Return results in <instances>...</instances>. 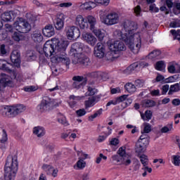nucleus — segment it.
<instances>
[{
    "label": "nucleus",
    "mask_w": 180,
    "mask_h": 180,
    "mask_svg": "<svg viewBox=\"0 0 180 180\" xmlns=\"http://www.w3.org/2000/svg\"><path fill=\"white\" fill-rule=\"evenodd\" d=\"M139 68V63L136 62L130 65L129 67H127L124 71L123 73L126 75H129V74H131L133 71H136Z\"/></svg>",
    "instance_id": "29"
},
{
    "label": "nucleus",
    "mask_w": 180,
    "mask_h": 180,
    "mask_svg": "<svg viewBox=\"0 0 180 180\" xmlns=\"http://www.w3.org/2000/svg\"><path fill=\"white\" fill-rule=\"evenodd\" d=\"M100 99H101V97L99 96H94L89 98L88 100L84 101L85 109H89V108H92L93 106H95V105H96V103L99 102Z\"/></svg>",
    "instance_id": "19"
},
{
    "label": "nucleus",
    "mask_w": 180,
    "mask_h": 180,
    "mask_svg": "<svg viewBox=\"0 0 180 180\" xmlns=\"http://www.w3.org/2000/svg\"><path fill=\"white\" fill-rule=\"evenodd\" d=\"M169 74H180V65L176 63H170L167 66Z\"/></svg>",
    "instance_id": "21"
},
{
    "label": "nucleus",
    "mask_w": 180,
    "mask_h": 180,
    "mask_svg": "<svg viewBox=\"0 0 180 180\" xmlns=\"http://www.w3.org/2000/svg\"><path fill=\"white\" fill-rule=\"evenodd\" d=\"M165 79V77H164L162 76V75L158 74V75L155 78V82H164Z\"/></svg>",
    "instance_id": "62"
},
{
    "label": "nucleus",
    "mask_w": 180,
    "mask_h": 180,
    "mask_svg": "<svg viewBox=\"0 0 180 180\" xmlns=\"http://www.w3.org/2000/svg\"><path fill=\"white\" fill-rule=\"evenodd\" d=\"M135 86H136V88H143V86H144V80H141V79L136 80Z\"/></svg>",
    "instance_id": "58"
},
{
    "label": "nucleus",
    "mask_w": 180,
    "mask_h": 180,
    "mask_svg": "<svg viewBox=\"0 0 180 180\" xmlns=\"http://www.w3.org/2000/svg\"><path fill=\"white\" fill-rule=\"evenodd\" d=\"M151 131V124L149 123H143V130L141 131L142 134H147Z\"/></svg>",
    "instance_id": "46"
},
{
    "label": "nucleus",
    "mask_w": 180,
    "mask_h": 180,
    "mask_svg": "<svg viewBox=\"0 0 180 180\" xmlns=\"http://www.w3.org/2000/svg\"><path fill=\"white\" fill-rule=\"evenodd\" d=\"M119 143H120V141H119V139H117V138H113L110 140V146H117V144H119Z\"/></svg>",
    "instance_id": "63"
},
{
    "label": "nucleus",
    "mask_w": 180,
    "mask_h": 180,
    "mask_svg": "<svg viewBox=\"0 0 180 180\" xmlns=\"http://www.w3.org/2000/svg\"><path fill=\"white\" fill-rule=\"evenodd\" d=\"M57 120L58 123H60V124H63V126H65V127L70 126V123H68L67 118L65 117V116H64V115L61 113L58 114Z\"/></svg>",
    "instance_id": "34"
},
{
    "label": "nucleus",
    "mask_w": 180,
    "mask_h": 180,
    "mask_svg": "<svg viewBox=\"0 0 180 180\" xmlns=\"http://www.w3.org/2000/svg\"><path fill=\"white\" fill-rule=\"evenodd\" d=\"M159 56H161V51H153L148 54V58L150 60H155V58H158Z\"/></svg>",
    "instance_id": "43"
},
{
    "label": "nucleus",
    "mask_w": 180,
    "mask_h": 180,
    "mask_svg": "<svg viewBox=\"0 0 180 180\" xmlns=\"http://www.w3.org/2000/svg\"><path fill=\"white\" fill-rule=\"evenodd\" d=\"M117 153L119 154V155H120V157H122V158L123 157H126L127 155H128L126 153V148H124V147H121V148H120L119 150H118Z\"/></svg>",
    "instance_id": "53"
},
{
    "label": "nucleus",
    "mask_w": 180,
    "mask_h": 180,
    "mask_svg": "<svg viewBox=\"0 0 180 180\" xmlns=\"http://www.w3.org/2000/svg\"><path fill=\"white\" fill-rule=\"evenodd\" d=\"M179 91V84L176 83L175 84L171 85L168 95H172L174 92H178Z\"/></svg>",
    "instance_id": "44"
},
{
    "label": "nucleus",
    "mask_w": 180,
    "mask_h": 180,
    "mask_svg": "<svg viewBox=\"0 0 180 180\" xmlns=\"http://www.w3.org/2000/svg\"><path fill=\"white\" fill-rule=\"evenodd\" d=\"M11 60L15 67H18V64L20 63V52L18 50L13 51L11 55Z\"/></svg>",
    "instance_id": "23"
},
{
    "label": "nucleus",
    "mask_w": 180,
    "mask_h": 180,
    "mask_svg": "<svg viewBox=\"0 0 180 180\" xmlns=\"http://www.w3.org/2000/svg\"><path fill=\"white\" fill-rule=\"evenodd\" d=\"M32 39L35 43H41L43 41V35L40 32H35L32 34Z\"/></svg>",
    "instance_id": "35"
},
{
    "label": "nucleus",
    "mask_w": 180,
    "mask_h": 180,
    "mask_svg": "<svg viewBox=\"0 0 180 180\" xmlns=\"http://www.w3.org/2000/svg\"><path fill=\"white\" fill-rule=\"evenodd\" d=\"M114 34L117 39L124 41L131 53L139 54V51L141 49V34H140V32H137L134 35L123 36L122 32L117 30L114 32Z\"/></svg>",
    "instance_id": "1"
},
{
    "label": "nucleus",
    "mask_w": 180,
    "mask_h": 180,
    "mask_svg": "<svg viewBox=\"0 0 180 180\" xmlns=\"http://www.w3.org/2000/svg\"><path fill=\"white\" fill-rule=\"evenodd\" d=\"M6 86H13V82L11 77L6 74L1 73L0 78V89H2V88H6Z\"/></svg>",
    "instance_id": "14"
},
{
    "label": "nucleus",
    "mask_w": 180,
    "mask_h": 180,
    "mask_svg": "<svg viewBox=\"0 0 180 180\" xmlns=\"http://www.w3.org/2000/svg\"><path fill=\"white\" fill-rule=\"evenodd\" d=\"M91 30L94 34L98 37L99 41H102V40H103V38L105 37V33H103L101 29H98L96 27H94V28L91 29Z\"/></svg>",
    "instance_id": "32"
},
{
    "label": "nucleus",
    "mask_w": 180,
    "mask_h": 180,
    "mask_svg": "<svg viewBox=\"0 0 180 180\" xmlns=\"http://www.w3.org/2000/svg\"><path fill=\"white\" fill-rule=\"evenodd\" d=\"M13 29L19 33H29L32 30V25L27 20L20 18L13 23Z\"/></svg>",
    "instance_id": "5"
},
{
    "label": "nucleus",
    "mask_w": 180,
    "mask_h": 180,
    "mask_svg": "<svg viewBox=\"0 0 180 180\" xmlns=\"http://www.w3.org/2000/svg\"><path fill=\"white\" fill-rule=\"evenodd\" d=\"M1 115L7 116V117H12L13 115V108L12 106H6L1 109Z\"/></svg>",
    "instance_id": "28"
},
{
    "label": "nucleus",
    "mask_w": 180,
    "mask_h": 180,
    "mask_svg": "<svg viewBox=\"0 0 180 180\" xmlns=\"http://www.w3.org/2000/svg\"><path fill=\"white\" fill-rule=\"evenodd\" d=\"M94 4L102 5L103 6H108L110 4V0H94Z\"/></svg>",
    "instance_id": "50"
},
{
    "label": "nucleus",
    "mask_w": 180,
    "mask_h": 180,
    "mask_svg": "<svg viewBox=\"0 0 180 180\" xmlns=\"http://www.w3.org/2000/svg\"><path fill=\"white\" fill-rule=\"evenodd\" d=\"M12 37L15 41H20V34L19 32H15Z\"/></svg>",
    "instance_id": "60"
},
{
    "label": "nucleus",
    "mask_w": 180,
    "mask_h": 180,
    "mask_svg": "<svg viewBox=\"0 0 180 180\" xmlns=\"http://www.w3.org/2000/svg\"><path fill=\"white\" fill-rule=\"evenodd\" d=\"M24 91L25 92H34V91H37V87L35 86H27L24 87Z\"/></svg>",
    "instance_id": "54"
},
{
    "label": "nucleus",
    "mask_w": 180,
    "mask_h": 180,
    "mask_svg": "<svg viewBox=\"0 0 180 180\" xmlns=\"http://www.w3.org/2000/svg\"><path fill=\"white\" fill-rule=\"evenodd\" d=\"M82 37L84 41L87 44H89V46H91V47H94L95 44H96V41H98V39L92 34V33L85 32L82 34Z\"/></svg>",
    "instance_id": "17"
},
{
    "label": "nucleus",
    "mask_w": 180,
    "mask_h": 180,
    "mask_svg": "<svg viewBox=\"0 0 180 180\" xmlns=\"http://www.w3.org/2000/svg\"><path fill=\"white\" fill-rule=\"evenodd\" d=\"M173 13H174V15L180 14V3L178 1L174 2Z\"/></svg>",
    "instance_id": "47"
},
{
    "label": "nucleus",
    "mask_w": 180,
    "mask_h": 180,
    "mask_svg": "<svg viewBox=\"0 0 180 180\" xmlns=\"http://www.w3.org/2000/svg\"><path fill=\"white\" fill-rule=\"evenodd\" d=\"M151 96H160V89L150 91Z\"/></svg>",
    "instance_id": "64"
},
{
    "label": "nucleus",
    "mask_w": 180,
    "mask_h": 180,
    "mask_svg": "<svg viewBox=\"0 0 180 180\" xmlns=\"http://www.w3.org/2000/svg\"><path fill=\"white\" fill-rule=\"evenodd\" d=\"M6 141H8V134H6V131H5V129H3L2 137L0 139V143H1V144H5Z\"/></svg>",
    "instance_id": "52"
},
{
    "label": "nucleus",
    "mask_w": 180,
    "mask_h": 180,
    "mask_svg": "<svg viewBox=\"0 0 180 180\" xmlns=\"http://www.w3.org/2000/svg\"><path fill=\"white\" fill-rule=\"evenodd\" d=\"M105 9L99 11V18L101 21L106 26H113L117 25L120 21L119 14L115 11L109 13Z\"/></svg>",
    "instance_id": "4"
},
{
    "label": "nucleus",
    "mask_w": 180,
    "mask_h": 180,
    "mask_svg": "<svg viewBox=\"0 0 180 180\" xmlns=\"http://www.w3.org/2000/svg\"><path fill=\"white\" fill-rule=\"evenodd\" d=\"M121 160L124 165H130V164H131V160H130V156H129V155L124 156Z\"/></svg>",
    "instance_id": "51"
},
{
    "label": "nucleus",
    "mask_w": 180,
    "mask_h": 180,
    "mask_svg": "<svg viewBox=\"0 0 180 180\" xmlns=\"http://www.w3.org/2000/svg\"><path fill=\"white\" fill-rule=\"evenodd\" d=\"M66 36L69 40L72 39H78L81 36V31L79 28L72 25L66 27Z\"/></svg>",
    "instance_id": "9"
},
{
    "label": "nucleus",
    "mask_w": 180,
    "mask_h": 180,
    "mask_svg": "<svg viewBox=\"0 0 180 180\" xmlns=\"http://www.w3.org/2000/svg\"><path fill=\"white\" fill-rule=\"evenodd\" d=\"M149 141H143V142H141L140 141H138V143L136 145V153H146V150H147V146H148Z\"/></svg>",
    "instance_id": "24"
},
{
    "label": "nucleus",
    "mask_w": 180,
    "mask_h": 180,
    "mask_svg": "<svg viewBox=\"0 0 180 180\" xmlns=\"http://www.w3.org/2000/svg\"><path fill=\"white\" fill-rule=\"evenodd\" d=\"M13 115L16 116L19 115V113H22V112H25L26 110V108L22 105H13Z\"/></svg>",
    "instance_id": "30"
},
{
    "label": "nucleus",
    "mask_w": 180,
    "mask_h": 180,
    "mask_svg": "<svg viewBox=\"0 0 180 180\" xmlns=\"http://www.w3.org/2000/svg\"><path fill=\"white\" fill-rule=\"evenodd\" d=\"M170 33H172V34L174 36L177 40H180V30L177 31L175 30H170Z\"/></svg>",
    "instance_id": "57"
},
{
    "label": "nucleus",
    "mask_w": 180,
    "mask_h": 180,
    "mask_svg": "<svg viewBox=\"0 0 180 180\" xmlns=\"http://www.w3.org/2000/svg\"><path fill=\"white\" fill-rule=\"evenodd\" d=\"M80 9L82 11H92L95 8V2L86 1L79 6Z\"/></svg>",
    "instance_id": "26"
},
{
    "label": "nucleus",
    "mask_w": 180,
    "mask_h": 180,
    "mask_svg": "<svg viewBox=\"0 0 180 180\" xmlns=\"http://www.w3.org/2000/svg\"><path fill=\"white\" fill-rule=\"evenodd\" d=\"M82 50H84V44L81 42L74 43L70 49V54L73 57H79L82 56Z\"/></svg>",
    "instance_id": "11"
},
{
    "label": "nucleus",
    "mask_w": 180,
    "mask_h": 180,
    "mask_svg": "<svg viewBox=\"0 0 180 180\" xmlns=\"http://www.w3.org/2000/svg\"><path fill=\"white\" fill-rule=\"evenodd\" d=\"M98 94V90L91 86H87V91L85 93V96H94Z\"/></svg>",
    "instance_id": "39"
},
{
    "label": "nucleus",
    "mask_w": 180,
    "mask_h": 180,
    "mask_svg": "<svg viewBox=\"0 0 180 180\" xmlns=\"http://www.w3.org/2000/svg\"><path fill=\"white\" fill-rule=\"evenodd\" d=\"M65 20V15L63 13L58 14L54 20L55 29H56V30H63V29H64Z\"/></svg>",
    "instance_id": "15"
},
{
    "label": "nucleus",
    "mask_w": 180,
    "mask_h": 180,
    "mask_svg": "<svg viewBox=\"0 0 180 180\" xmlns=\"http://www.w3.org/2000/svg\"><path fill=\"white\" fill-rule=\"evenodd\" d=\"M172 130H174V124L172 123H170L163 127L160 129V131L161 133H169V131H172Z\"/></svg>",
    "instance_id": "41"
},
{
    "label": "nucleus",
    "mask_w": 180,
    "mask_h": 180,
    "mask_svg": "<svg viewBox=\"0 0 180 180\" xmlns=\"http://www.w3.org/2000/svg\"><path fill=\"white\" fill-rule=\"evenodd\" d=\"M58 105V104L56 101L49 97H44L41 103L37 106V109L39 112H46V110H50L51 108H53V106Z\"/></svg>",
    "instance_id": "7"
},
{
    "label": "nucleus",
    "mask_w": 180,
    "mask_h": 180,
    "mask_svg": "<svg viewBox=\"0 0 180 180\" xmlns=\"http://www.w3.org/2000/svg\"><path fill=\"white\" fill-rule=\"evenodd\" d=\"M171 161L174 167H180V153L172 155Z\"/></svg>",
    "instance_id": "36"
},
{
    "label": "nucleus",
    "mask_w": 180,
    "mask_h": 180,
    "mask_svg": "<svg viewBox=\"0 0 180 180\" xmlns=\"http://www.w3.org/2000/svg\"><path fill=\"white\" fill-rule=\"evenodd\" d=\"M43 50L46 57L51 58V61L53 57H56V49L53 41H47L44 45Z\"/></svg>",
    "instance_id": "8"
},
{
    "label": "nucleus",
    "mask_w": 180,
    "mask_h": 180,
    "mask_svg": "<svg viewBox=\"0 0 180 180\" xmlns=\"http://www.w3.org/2000/svg\"><path fill=\"white\" fill-rule=\"evenodd\" d=\"M109 49L112 53L117 54L119 53V51H123L126 50V46L123 42L115 41L114 43L109 46Z\"/></svg>",
    "instance_id": "13"
},
{
    "label": "nucleus",
    "mask_w": 180,
    "mask_h": 180,
    "mask_svg": "<svg viewBox=\"0 0 180 180\" xmlns=\"http://www.w3.org/2000/svg\"><path fill=\"white\" fill-rule=\"evenodd\" d=\"M85 167H86V162L84 160L79 158L77 163L73 166L75 169H84Z\"/></svg>",
    "instance_id": "37"
},
{
    "label": "nucleus",
    "mask_w": 180,
    "mask_h": 180,
    "mask_svg": "<svg viewBox=\"0 0 180 180\" xmlns=\"http://www.w3.org/2000/svg\"><path fill=\"white\" fill-rule=\"evenodd\" d=\"M141 116L143 120L148 121V120H151V117L153 116V114L151 113L150 110H146L145 112V115L141 114Z\"/></svg>",
    "instance_id": "49"
},
{
    "label": "nucleus",
    "mask_w": 180,
    "mask_h": 180,
    "mask_svg": "<svg viewBox=\"0 0 180 180\" xmlns=\"http://www.w3.org/2000/svg\"><path fill=\"white\" fill-rule=\"evenodd\" d=\"M140 161L143 167L148 165V157L146 155H141L139 156Z\"/></svg>",
    "instance_id": "48"
},
{
    "label": "nucleus",
    "mask_w": 180,
    "mask_h": 180,
    "mask_svg": "<svg viewBox=\"0 0 180 180\" xmlns=\"http://www.w3.org/2000/svg\"><path fill=\"white\" fill-rule=\"evenodd\" d=\"M16 15L13 13V11H8L1 14V19L4 22H9V20H11Z\"/></svg>",
    "instance_id": "31"
},
{
    "label": "nucleus",
    "mask_w": 180,
    "mask_h": 180,
    "mask_svg": "<svg viewBox=\"0 0 180 180\" xmlns=\"http://www.w3.org/2000/svg\"><path fill=\"white\" fill-rule=\"evenodd\" d=\"M134 12L136 16H140V14L141 13V7H140V6H136L134 8Z\"/></svg>",
    "instance_id": "61"
},
{
    "label": "nucleus",
    "mask_w": 180,
    "mask_h": 180,
    "mask_svg": "<svg viewBox=\"0 0 180 180\" xmlns=\"http://www.w3.org/2000/svg\"><path fill=\"white\" fill-rule=\"evenodd\" d=\"M72 81H74L72 86L75 89H79L82 85H86L88 81L86 77L85 76H75L72 77Z\"/></svg>",
    "instance_id": "12"
},
{
    "label": "nucleus",
    "mask_w": 180,
    "mask_h": 180,
    "mask_svg": "<svg viewBox=\"0 0 180 180\" xmlns=\"http://www.w3.org/2000/svg\"><path fill=\"white\" fill-rule=\"evenodd\" d=\"M155 68L158 70V71H164V70H165V63L163 60L157 62Z\"/></svg>",
    "instance_id": "42"
},
{
    "label": "nucleus",
    "mask_w": 180,
    "mask_h": 180,
    "mask_svg": "<svg viewBox=\"0 0 180 180\" xmlns=\"http://www.w3.org/2000/svg\"><path fill=\"white\" fill-rule=\"evenodd\" d=\"M53 168L54 167L50 165L44 164L42 165V169L46 172L47 175H51Z\"/></svg>",
    "instance_id": "45"
},
{
    "label": "nucleus",
    "mask_w": 180,
    "mask_h": 180,
    "mask_svg": "<svg viewBox=\"0 0 180 180\" xmlns=\"http://www.w3.org/2000/svg\"><path fill=\"white\" fill-rule=\"evenodd\" d=\"M94 56L98 58H103L105 57V46L101 42L97 43L94 47Z\"/></svg>",
    "instance_id": "18"
},
{
    "label": "nucleus",
    "mask_w": 180,
    "mask_h": 180,
    "mask_svg": "<svg viewBox=\"0 0 180 180\" xmlns=\"http://www.w3.org/2000/svg\"><path fill=\"white\" fill-rule=\"evenodd\" d=\"M141 105L143 108H153V106H155L156 103L153 100L146 99L142 101Z\"/></svg>",
    "instance_id": "38"
},
{
    "label": "nucleus",
    "mask_w": 180,
    "mask_h": 180,
    "mask_svg": "<svg viewBox=\"0 0 180 180\" xmlns=\"http://www.w3.org/2000/svg\"><path fill=\"white\" fill-rule=\"evenodd\" d=\"M85 96H75V95H71L69 97V101H68V104L70 108H75L77 106V103L79 102V101H82V99H84Z\"/></svg>",
    "instance_id": "20"
},
{
    "label": "nucleus",
    "mask_w": 180,
    "mask_h": 180,
    "mask_svg": "<svg viewBox=\"0 0 180 180\" xmlns=\"http://www.w3.org/2000/svg\"><path fill=\"white\" fill-rule=\"evenodd\" d=\"M75 25H76V26H79L80 29H88V27H89V25H88L86 19L84 18L82 15H77L76 16Z\"/></svg>",
    "instance_id": "16"
},
{
    "label": "nucleus",
    "mask_w": 180,
    "mask_h": 180,
    "mask_svg": "<svg viewBox=\"0 0 180 180\" xmlns=\"http://www.w3.org/2000/svg\"><path fill=\"white\" fill-rule=\"evenodd\" d=\"M72 63L75 65L78 64L79 65H82V67H88V65H91L89 58L84 56V54L73 57Z\"/></svg>",
    "instance_id": "10"
},
{
    "label": "nucleus",
    "mask_w": 180,
    "mask_h": 180,
    "mask_svg": "<svg viewBox=\"0 0 180 180\" xmlns=\"http://www.w3.org/2000/svg\"><path fill=\"white\" fill-rule=\"evenodd\" d=\"M18 156L8 155L4 167L5 180H15L18 172Z\"/></svg>",
    "instance_id": "3"
},
{
    "label": "nucleus",
    "mask_w": 180,
    "mask_h": 180,
    "mask_svg": "<svg viewBox=\"0 0 180 180\" xmlns=\"http://www.w3.org/2000/svg\"><path fill=\"white\" fill-rule=\"evenodd\" d=\"M77 155L79 158V159L81 160H86V158H89V155L88 154L84 153L82 151H77Z\"/></svg>",
    "instance_id": "55"
},
{
    "label": "nucleus",
    "mask_w": 180,
    "mask_h": 180,
    "mask_svg": "<svg viewBox=\"0 0 180 180\" xmlns=\"http://www.w3.org/2000/svg\"><path fill=\"white\" fill-rule=\"evenodd\" d=\"M42 33L46 37H51L56 34V31L53 25H48L45 26L44 29L42 30Z\"/></svg>",
    "instance_id": "22"
},
{
    "label": "nucleus",
    "mask_w": 180,
    "mask_h": 180,
    "mask_svg": "<svg viewBox=\"0 0 180 180\" xmlns=\"http://www.w3.org/2000/svg\"><path fill=\"white\" fill-rule=\"evenodd\" d=\"M161 89H162V95H167V93L169 90V85L168 84L163 85Z\"/></svg>",
    "instance_id": "59"
},
{
    "label": "nucleus",
    "mask_w": 180,
    "mask_h": 180,
    "mask_svg": "<svg viewBox=\"0 0 180 180\" xmlns=\"http://www.w3.org/2000/svg\"><path fill=\"white\" fill-rule=\"evenodd\" d=\"M33 133L37 136V137H43V136L46 134V129H44L43 127H35L33 129Z\"/></svg>",
    "instance_id": "33"
},
{
    "label": "nucleus",
    "mask_w": 180,
    "mask_h": 180,
    "mask_svg": "<svg viewBox=\"0 0 180 180\" xmlns=\"http://www.w3.org/2000/svg\"><path fill=\"white\" fill-rule=\"evenodd\" d=\"M86 20L87 23L90 25V30L91 29H94V27H96V23H97V20L96 18H95L94 15H89L86 16Z\"/></svg>",
    "instance_id": "27"
},
{
    "label": "nucleus",
    "mask_w": 180,
    "mask_h": 180,
    "mask_svg": "<svg viewBox=\"0 0 180 180\" xmlns=\"http://www.w3.org/2000/svg\"><path fill=\"white\" fill-rule=\"evenodd\" d=\"M124 88L129 94H134L136 92V86L132 83H127L124 85Z\"/></svg>",
    "instance_id": "40"
},
{
    "label": "nucleus",
    "mask_w": 180,
    "mask_h": 180,
    "mask_svg": "<svg viewBox=\"0 0 180 180\" xmlns=\"http://www.w3.org/2000/svg\"><path fill=\"white\" fill-rule=\"evenodd\" d=\"M121 33L122 36H133L136 34V30H137V24L133 21L127 20L123 22Z\"/></svg>",
    "instance_id": "6"
},
{
    "label": "nucleus",
    "mask_w": 180,
    "mask_h": 180,
    "mask_svg": "<svg viewBox=\"0 0 180 180\" xmlns=\"http://www.w3.org/2000/svg\"><path fill=\"white\" fill-rule=\"evenodd\" d=\"M76 115L78 116V117H82V116H85L86 115V110H85L84 108L77 110L76 111Z\"/></svg>",
    "instance_id": "56"
},
{
    "label": "nucleus",
    "mask_w": 180,
    "mask_h": 180,
    "mask_svg": "<svg viewBox=\"0 0 180 180\" xmlns=\"http://www.w3.org/2000/svg\"><path fill=\"white\" fill-rule=\"evenodd\" d=\"M55 47L56 56L51 58L52 63H61L68 67L71 64V60L70 58L67 56L65 53V50L68 47V41L60 39H56L55 43H53Z\"/></svg>",
    "instance_id": "2"
},
{
    "label": "nucleus",
    "mask_w": 180,
    "mask_h": 180,
    "mask_svg": "<svg viewBox=\"0 0 180 180\" xmlns=\"http://www.w3.org/2000/svg\"><path fill=\"white\" fill-rule=\"evenodd\" d=\"M6 30H0V40H5L8 37V34L6 32H13V28H12V25L9 24L5 25Z\"/></svg>",
    "instance_id": "25"
}]
</instances>
